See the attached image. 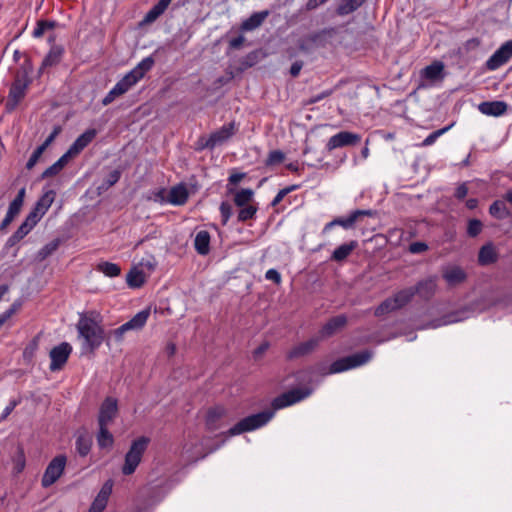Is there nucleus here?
<instances>
[{
  "label": "nucleus",
  "instance_id": "33",
  "mask_svg": "<svg viewBox=\"0 0 512 512\" xmlns=\"http://www.w3.org/2000/svg\"><path fill=\"white\" fill-rule=\"evenodd\" d=\"M172 0H159L144 16L143 23L155 22L168 8Z\"/></svg>",
  "mask_w": 512,
  "mask_h": 512
},
{
  "label": "nucleus",
  "instance_id": "1",
  "mask_svg": "<svg viewBox=\"0 0 512 512\" xmlns=\"http://www.w3.org/2000/svg\"><path fill=\"white\" fill-rule=\"evenodd\" d=\"M155 61L152 56L142 59L131 71L120 79L102 99V105L111 104L116 98L128 92L144 75L150 71Z\"/></svg>",
  "mask_w": 512,
  "mask_h": 512
},
{
  "label": "nucleus",
  "instance_id": "46",
  "mask_svg": "<svg viewBox=\"0 0 512 512\" xmlns=\"http://www.w3.org/2000/svg\"><path fill=\"white\" fill-rule=\"evenodd\" d=\"M241 209L238 212L237 219L239 222H246L254 218L258 208L255 205H247L240 207Z\"/></svg>",
  "mask_w": 512,
  "mask_h": 512
},
{
  "label": "nucleus",
  "instance_id": "4",
  "mask_svg": "<svg viewBox=\"0 0 512 512\" xmlns=\"http://www.w3.org/2000/svg\"><path fill=\"white\" fill-rule=\"evenodd\" d=\"M158 263L156 258H142L139 262L132 265L126 275V283L129 288H141L152 275Z\"/></svg>",
  "mask_w": 512,
  "mask_h": 512
},
{
  "label": "nucleus",
  "instance_id": "8",
  "mask_svg": "<svg viewBox=\"0 0 512 512\" xmlns=\"http://www.w3.org/2000/svg\"><path fill=\"white\" fill-rule=\"evenodd\" d=\"M413 297V291L410 287L401 289L391 297L382 301L380 305L376 307L374 314L377 317H381L388 313L397 311L410 303Z\"/></svg>",
  "mask_w": 512,
  "mask_h": 512
},
{
  "label": "nucleus",
  "instance_id": "42",
  "mask_svg": "<svg viewBox=\"0 0 512 512\" xmlns=\"http://www.w3.org/2000/svg\"><path fill=\"white\" fill-rule=\"evenodd\" d=\"M97 444L100 448L112 447L114 443L113 435L110 433L108 426H99V431L96 436Z\"/></svg>",
  "mask_w": 512,
  "mask_h": 512
},
{
  "label": "nucleus",
  "instance_id": "61",
  "mask_svg": "<svg viewBox=\"0 0 512 512\" xmlns=\"http://www.w3.org/2000/svg\"><path fill=\"white\" fill-rule=\"evenodd\" d=\"M495 254V246L492 243H487L481 247L478 256H495Z\"/></svg>",
  "mask_w": 512,
  "mask_h": 512
},
{
  "label": "nucleus",
  "instance_id": "10",
  "mask_svg": "<svg viewBox=\"0 0 512 512\" xmlns=\"http://www.w3.org/2000/svg\"><path fill=\"white\" fill-rule=\"evenodd\" d=\"M373 353L369 350H363L352 355L340 358L334 361L329 368V373L336 374L362 366L369 362Z\"/></svg>",
  "mask_w": 512,
  "mask_h": 512
},
{
  "label": "nucleus",
  "instance_id": "30",
  "mask_svg": "<svg viewBox=\"0 0 512 512\" xmlns=\"http://www.w3.org/2000/svg\"><path fill=\"white\" fill-rule=\"evenodd\" d=\"M189 194L184 184L173 186L168 194L167 201L173 205H184L188 200Z\"/></svg>",
  "mask_w": 512,
  "mask_h": 512
},
{
  "label": "nucleus",
  "instance_id": "54",
  "mask_svg": "<svg viewBox=\"0 0 512 512\" xmlns=\"http://www.w3.org/2000/svg\"><path fill=\"white\" fill-rule=\"evenodd\" d=\"M297 187H298L297 185H291V186H288V187H285V188L279 190L277 195L272 200L271 205L273 207L278 205L284 199V197L286 195H288L290 192H292L295 189H297Z\"/></svg>",
  "mask_w": 512,
  "mask_h": 512
},
{
  "label": "nucleus",
  "instance_id": "25",
  "mask_svg": "<svg viewBox=\"0 0 512 512\" xmlns=\"http://www.w3.org/2000/svg\"><path fill=\"white\" fill-rule=\"evenodd\" d=\"M38 222L34 220V215H27L22 224L18 227V229L8 238L6 242V246L12 247L17 244L20 240H22L37 224Z\"/></svg>",
  "mask_w": 512,
  "mask_h": 512
},
{
  "label": "nucleus",
  "instance_id": "57",
  "mask_svg": "<svg viewBox=\"0 0 512 512\" xmlns=\"http://www.w3.org/2000/svg\"><path fill=\"white\" fill-rule=\"evenodd\" d=\"M245 173H232L228 178L227 190L229 193H233L234 189L231 186L237 185L241 180L245 178Z\"/></svg>",
  "mask_w": 512,
  "mask_h": 512
},
{
  "label": "nucleus",
  "instance_id": "22",
  "mask_svg": "<svg viewBox=\"0 0 512 512\" xmlns=\"http://www.w3.org/2000/svg\"><path fill=\"white\" fill-rule=\"evenodd\" d=\"M112 480L106 481L92 502L88 512H103L106 508L108 499L112 493Z\"/></svg>",
  "mask_w": 512,
  "mask_h": 512
},
{
  "label": "nucleus",
  "instance_id": "17",
  "mask_svg": "<svg viewBox=\"0 0 512 512\" xmlns=\"http://www.w3.org/2000/svg\"><path fill=\"white\" fill-rule=\"evenodd\" d=\"M118 414V401L114 397H106L99 408L98 425L109 426Z\"/></svg>",
  "mask_w": 512,
  "mask_h": 512
},
{
  "label": "nucleus",
  "instance_id": "14",
  "mask_svg": "<svg viewBox=\"0 0 512 512\" xmlns=\"http://www.w3.org/2000/svg\"><path fill=\"white\" fill-rule=\"evenodd\" d=\"M71 352L72 346L68 342H62L53 347L49 353L51 359L49 369L52 372L61 370L66 364Z\"/></svg>",
  "mask_w": 512,
  "mask_h": 512
},
{
  "label": "nucleus",
  "instance_id": "21",
  "mask_svg": "<svg viewBox=\"0 0 512 512\" xmlns=\"http://www.w3.org/2000/svg\"><path fill=\"white\" fill-rule=\"evenodd\" d=\"M410 288L413 291V296L417 294L424 300H430L436 292V276H431L421 280L414 287Z\"/></svg>",
  "mask_w": 512,
  "mask_h": 512
},
{
  "label": "nucleus",
  "instance_id": "15",
  "mask_svg": "<svg viewBox=\"0 0 512 512\" xmlns=\"http://www.w3.org/2000/svg\"><path fill=\"white\" fill-rule=\"evenodd\" d=\"M337 34L336 28L329 27L308 35L302 40L299 47L301 50H308L313 46H325L329 39Z\"/></svg>",
  "mask_w": 512,
  "mask_h": 512
},
{
  "label": "nucleus",
  "instance_id": "58",
  "mask_svg": "<svg viewBox=\"0 0 512 512\" xmlns=\"http://www.w3.org/2000/svg\"><path fill=\"white\" fill-rule=\"evenodd\" d=\"M333 93V90H325L317 95H314L312 97H310L308 100H306L305 104L306 105H312V104H315L327 97H329L331 94Z\"/></svg>",
  "mask_w": 512,
  "mask_h": 512
},
{
  "label": "nucleus",
  "instance_id": "56",
  "mask_svg": "<svg viewBox=\"0 0 512 512\" xmlns=\"http://www.w3.org/2000/svg\"><path fill=\"white\" fill-rule=\"evenodd\" d=\"M220 213L222 217V224L226 225L232 215V206L230 203L223 201L220 204Z\"/></svg>",
  "mask_w": 512,
  "mask_h": 512
},
{
  "label": "nucleus",
  "instance_id": "31",
  "mask_svg": "<svg viewBox=\"0 0 512 512\" xmlns=\"http://www.w3.org/2000/svg\"><path fill=\"white\" fill-rule=\"evenodd\" d=\"M270 12L268 10H263L260 12H254L249 18L245 19L241 23V30L243 31H252L256 28L260 27L265 19L269 16Z\"/></svg>",
  "mask_w": 512,
  "mask_h": 512
},
{
  "label": "nucleus",
  "instance_id": "48",
  "mask_svg": "<svg viewBox=\"0 0 512 512\" xmlns=\"http://www.w3.org/2000/svg\"><path fill=\"white\" fill-rule=\"evenodd\" d=\"M121 177V172L119 170H113L111 171L107 177L102 181L101 185L99 186V190H107L113 185H115Z\"/></svg>",
  "mask_w": 512,
  "mask_h": 512
},
{
  "label": "nucleus",
  "instance_id": "49",
  "mask_svg": "<svg viewBox=\"0 0 512 512\" xmlns=\"http://www.w3.org/2000/svg\"><path fill=\"white\" fill-rule=\"evenodd\" d=\"M56 26L55 21H47V20H40L37 22L36 27L33 31V36L35 38H39L43 36V34L50 29H53Z\"/></svg>",
  "mask_w": 512,
  "mask_h": 512
},
{
  "label": "nucleus",
  "instance_id": "19",
  "mask_svg": "<svg viewBox=\"0 0 512 512\" xmlns=\"http://www.w3.org/2000/svg\"><path fill=\"white\" fill-rule=\"evenodd\" d=\"M236 130L235 122L223 125L220 129L210 135L206 143L202 145V148L213 149L215 146L231 138L236 133Z\"/></svg>",
  "mask_w": 512,
  "mask_h": 512
},
{
  "label": "nucleus",
  "instance_id": "7",
  "mask_svg": "<svg viewBox=\"0 0 512 512\" xmlns=\"http://www.w3.org/2000/svg\"><path fill=\"white\" fill-rule=\"evenodd\" d=\"M149 442V438L145 436H141L132 442L129 450L125 454V461L122 466V473L124 475H131L136 471Z\"/></svg>",
  "mask_w": 512,
  "mask_h": 512
},
{
  "label": "nucleus",
  "instance_id": "34",
  "mask_svg": "<svg viewBox=\"0 0 512 512\" xmlns=\"http://www.w3.org/2000/svg\"><path fill=\"white\" fill-rule=\"evenodd\" d=\"M468 310H460L456 312H452L443 316L441 319L432 321L428 327L438 328L442 325H448L456 322H460L467 318Z\"/></svg>",
  "mask_w": 512,
  "mask_h": 512
},
{
  "label": "nucleus",
  "instance_id": "62",
  "mask_svg": "<svg viewBox=\"0 0 512 512\" xmlns=\"http://www.w3.org/2000/svg\"><path fill=\"white\" fill-rule=\"evenodd\" d=\"M468 194V186H467V183L464 182L462 184H460L456 190H455V193H454V196L458 199V200H463Z\"/></svg>",
  "mask_w": 512,
  "mask_h": 512
},
{
  "label": "nucleus",
  "instance_id": "11",
  "mask_svg": "<svg viewBox=\"0 0 512 512\" xmlns=\"http://www.w3.org/2000/svg\"><path fill=\"white\" fill-rule=\"evenodd\" d=\"M311 393L312 389L310 388L291 389L274 398L271 406L274 411L283 409L306 399L311 395Z\"/></svg>",
  "mask_w": 512,
  "mask_h": 512
},
{
  "label": "nucleus",
  "instance_id": "5",
  "mask_svg": "<svg viewBox=\"0 0 512 512\" xmlns=\"http://www.w3.org/2000/svg\"><path fill=\"white\" fill-rule=\"evenodd\" d=\"M275 415V411L265 410L256 414L249 415L241 419L233 427H231L225 434L227 436H236L244 432H250L265 426Z\"/></svg>",
  "mask_w": 512,
  "mask_h": 512
},
{
  "label": "nucleus",
  "instance_id": "60",
  "mask_svg": "<svg viewBox=\"0 0 512 512\" xmlns=\"http://www.w3.org/2000/svg\"><path fill=\"white\" fill-rule=\"evenodd\" d=\"M428 246L424 242H413L409 245V252L412 254L423 253L427 250Z\"/></svg>",
  "mask_w": 512,
  "mask_h": 512
},
{
  "label": "nucleus",
  "instance_id": "45",
  "mask_svg": "<svg viewBox=\"0 0 512 512\" xmlns=\"http://www.w3.org/2000/svg\"><path fill=\"white\" fill-rule=\"evenodd\" d=\"M97 271L102 272L108 277H116L120 274V267L111 262H101L97 265Z\"/></svg>",
  "mask_w": 512,
  "mask_h": 512
},
{
  "label": "nucleus",
  "instance_id": "39",
  "mask_svg": "<svg viewBox=\"0 0 512 512\" xmlns=\"http://www.w3.org/2000/svg\"><path fill=\"white\" fill-rule=\"evenodd\" d=\"M489 213L492 217L502 220L510 216V210L506 207L504 201L496 200L489 207Z\"/></svg>",
  "mask_w": 512,
  "mask_h": 512
},
{
  "label": "nucleus",
  "instance_id": "44",
  "mask_svg": "<svg viewBox=\"0 0 512 512\" xmlns=\"http://www.w3.org/2000/svg\"><path fill=\"white\" fill-rule=\"evenodd\" d=\"M91 438L87 435H79L76 439V450L80 456H86L91 449Z\"/></svg>",
  "mask_w": 512,
  "mask_h": 512
},
{
  "label": "nucleus",
  "instance_id": "47",
  "mask_svg": "<svg viewBox=\"0 0 512 512\" xmlns=\"http://www.w3.org/2000/svg\"><path fill=\"white\" fill-rule=\"evenodd\" d=\"M357 246L358 242L355 240L343 243L334 250L331 256H349Z\"/></svg>",
  "mask_w": 512,
  "mask_h": 512
},
{
  "label": "nucleus",
  "instance_id": "64",
  "mask_svg": "<svg viewBox=\"0 0 512 512\" xmlns=\"http://www.w3.org/2000/svg\"><path fill=\"white\" fill-rule=\"evenodd\" d=\"M245 41V38L243 35H239L235 38H232L230 41H229V47L231 49H239L243 43Z\"/></svg>",
  "mask_w": 512,
  "mask_h": 512
},
{
  "label": "nucleus",
  "instance_id": "52",
  "mask_svg": "<svg viewBox=\"0 0 512 512\" xmlns=\"http://www.w3.org/2000/svg\"><path fill=\"white\" fill-rule=\"evenodd\" d=\"M482 222L478 219H471L468 222L467 234L470 237H476L482 231Z\"/></svg>",
  "mask_w": 512,
  "mask_h": 512
},
{
  "label": "nucleus",
  "instance_id": "43",
  "mask_svg": "<svg viewBox=\"0 0 512 512\" xmlns=\"http://www.w3.org/2000/svg\"><path fill=\"white\" fill-rule=\"evenodd\" d=\"M254 192L250 188L241 189L237 191L234 195V203L238 207H243L250 205V201L252 200Z\"/></svg>",
  "mask_w": 512,
  "mask_h": 512
},
{
  "label": "nucleus",
  "instance_id": "63",
  "mask_svg": "<svg viewBox=\"0 0 512 512\" xmlns=\"http://www.w3.org/2000/svg\"><path fill=\"white\" fill-rule=\"evenodd\" d=\"M265 278L267 280L273 281L276 284H279L281 282V275L276 269H269L265 273Z\"/></svg>",
  "mask_w": 512,
  "mask_h": 512
},
{
  "label": "nucleus",
  "instance_id": "26",
  "mask_svg": "<svg viewBox=\"0 0 512 512\" xmlns=\"http://www.w3.org/2000/svg\"><path fill=\"white\" fill-rule=\"evenodd\" d=\"M319 344V338H311L294 346L288 353L289 360L300 358L312 353Z\"/></svg>",
  "mask_w": 512,
  "mask_h": 512
},
{
  "label": "nucleus",
  "instance_id": "41",
  "mask_svg": "<svg viewBox=\"0 0 512 512\" xmlns=\"http://www.w3.org/2000/svg\"><path fill=\"white\" fill-rule=\"evenodd\" d=\"M366 0H342L337 7V14L340 16L348 15L361 7Z\"/></svg>",
  "mask_w": 512,
  "mask_h": 512
},
{
  "label": "nucleus",
  "instance_id": "32",
  "mask_svg": "<svg viewBox=\"0 0 512 512\" xmlns=\"http://www.w3.org/2000/svg\"><path fill=\"white\" fill-rule=\"evenodd\" d=\"M421 76L430 81L441 80L444 77V64L441 61H434L421 71Z\"/></svg>",
  "mask_w": 512,
  "mask_h": 512
},
{
  "label": "nucleus",
  "instance_id": "16",
  "mask_svg": "<svg viewBox=\"0 0 512 512\" xmlns=\"http://www.w3.org/2000/svg\"><path fill=\"white\" fill-rule=\"evenodd\" d=\"M512 58V40L502 44L486 61V67L494 71L506 64Z\"/></svg>",
  "mask_w": 512,
  "mask_h": 512
},
{
  "label": "nucleus",
  "instance_id": "24",
  "mask_svg": "<svg viewBox=\"0 0 512 512\" xmlns=\"http://www.w3.org/2000/svg\"><path fill=\"white\" fill-rule=\"evenodd\" d=\"M95 129H87L84 133L77 137L67 152L74 158L79 155L96 137Z\"/></svg>",
  "mask_w": 512,
  "mask_h": 512
},
{
  "label": "nucleus",
  "instance_id": "55",
  "mask_svg": "<svg viewBox=\"0 0 512 512\" xmlns=\"http://www.w3.org/2000/svg\"><path fill=\"white\" fill-rule=\"evenodd\" d=\"M44 153V150L43 148H41L40 146H38L34 152L32 153V155L30 156V158L28 159L27 163H26V168L28 170H31L32 168H34V166L38 163L39 159L41 158L42 154Z\"/></svg>",
  "mask_w": 512,
  "mask_h": 512
},
{
  "label": "nucleus",
  "instance_id": "36",
  "mask_svg": "<svg viewBox=\"0 0 512 512\" xmlns=\"http://www.w3.org/2000/svg\"><path fill=\"white\" fill-rule=\"evenodd\" d=\"M73 157L66 151L54 164L49 166L43 173L42 178H50L59 174Z\"/></svg>",
  "mask_w": 512,
  "mask_h": 512
},
{
  "label": "nucleus",
  "instance_id": "23",
  "mask_svg": "<svg viewBox=\"0 0 512 512\" xmlns=\"http://www.w3.org/2000/svg\"><path fill=\"white\" fill-rule=\"evenodd\" d=\"M227 411L223 406H215L210 408L206 414V427L209 431H216L221 429L224 424L223 418L226 416Z\"/></svg>",
  "mask_w": 512,
  "mask_h": 512
},
{
  "label": "nucleus",
  "instance_id": "3",
  "mask_svg": "<svg viewBox=\"0 0 512 512\" xmlns=\"http://www.w3.org/2000/svg\"><path fill=\"white\" fill-rule=\"evenodd\" d=\"M82 353H93L104 340L102 327L89 317H81L77 323Z\"/></svg>",
  "mask_w": 512,
  "mask_h": 512
},
{
  "label": "nucleus",
  "instance_id": "2",
  "mask_svg": "<svg viewBox=\"0 0 512 512\" xmlns=\"http://www.w3.org/2000/svg\"><path fill=\"white\" fill-rule=\"evenodd\" d=\"M33 71V66L29 58L17 70L15 79L10 87L7 100L5 102V109L7 112H12L16 109L18 104L24 99L28 86L31 83L30 74Z\"/></svg>",
  "mask_w": 512,
  "mask_h": 512
},
{
  "label": "nucleus",
  "instance_id": "18",
  "mask_svg": "<svg viewBox=\"0 0 512 512\" xmlns=\"http://www.w3.org/2000/svg\"><path fill=\"white\" fill-rule=\"evenodd\" d=\"M361 140V136L357 133L349 132V131H340L339 133L333 135L329 138L326 149L331 152L334 149L346 147V146H354L358 144Z\"/></svg>",
  "mask_w": 512,
  "mask_h": 512
},
{
  "label": "nucleus",
  "instance_id": "29",
  "mask_svg": "<svg viewBox=\"0 0 512 512\" xmlns=\"http://www.w3.org/2000/svg\"><path fill=\"white\" fill-rule=\"evenodd\" d=\"M442 276L449 286H456L464 282L467 277L465 271L458 266L447 267Z\"/></svg>",
  "mask_w": 512,
  "mask_h": 512
},
{
  "label": "nucleus",
  "instance_id": "20",
  "mask_svg": "<svg viewBox=\"0 0 512 512\" xmlns=\"http://www.w3.org/2000/svg\"><path fill=\"white\" fill-rule=\"evenodd\" d=\"M56 192L54 190L46 191L35 203L34 208L29 212V216L34 215V220L39 222L46 214L55 200Z\"/></svg>",
  "mask_w": 512,
  "mask_h": 512
},
{
  "label": "nucleus",
  "instance_id": "50",
  "mask_svg": "<svg viewBox=\"0 0 512 512\" xmlns=\"http://www.w3.org/2000/svg\"><path fill=\"white\" fill-rule=\"evenodd\" d=\"M451 125L450 126H446L444 128H441V129H438L434 132H432L430 135H428L424 140L423 142L421 143V146L422 147H427V146H430L432 144L435 143V141L440 137L442 136L444 133H446L449 129H450Z\"/></svg>",
  "mask_w": 512,
  "mask_h": 512
},
{
  "label": "nucleus",
  "instance_id": "51",
  "mask_svg": "<svg viewBox=\"0 0 512 512\" xmlns=\"http://www.w3.org/2000/svg\"><path fill=\"white\" fill-rule=\"evenodd\" d=\"M285 154L280 150H273L268 154V157L265 161L267 166H273L276 164H280L284 161Z\"/></svg>",
  "mask_w": 512,
  "mask_h": 512
},
{
  "label": "nucleus",
  "instance_id": "59",
  "mask_svg": "<svg viewBox=\"0 0 512 512\" xmlns=\"http://www.w3.org/2000/svg\"><path fill=\"white\" fill-rule=\"evenodd\" d=\"M61 132L60 126H55L51 134L47 137V139L40 145L41 148L45 151L48 146L55 140L58 134Z\"/></svg>",
  "mask_w": 512,
  "mask_h": 512
},
{
  "label": "nucleus",
  "instance_id": "40",
  "mask_svg": "<svg viewBox=\"0 0 512 512\" xmlns=\"http://www.w3.org/2000/svg\"><path fill=\"white\" fill-rule=\"evenodd\" d=\"M366 0H342L337 7V14L340 16L348 15L361 7Z\"/></svg>",
  "mask_w": 512,
  "mask_h": 512
},
{
  "label": "nucleus",
  "instance_id": "13",
  "mask_svg": "<svg viewBox=\"0 0 512 512\" xmlns=\"http://www.w3.org/2000/svg\"><path fill=\"white\" fill-rule=\"evenodd\" d=\"M149 316V308L143 309L136 313L129 321L125 322L114 330L115 339L121 341L126 332L141 330L147 323Z\"/></svg>",
  "mask_w": 512,
  "mask_h": 512
},
{
  "label": "nucleus",
  "instance_id": "53",
  "mask_svg": "<svg viewBox=\"0 0 512 512\" xmlns=\"http://www.w3.org/2000/svg\"><path fill=\"white\" fill-rule=\"evenodd\" d=\"M60 243V239H53L42 248V250L39 253V256H49L53 254L58 249Z\"/></svg>",
  "mask_w": 512,
  "mask_h": 512
},
{
  "label": "nucleus",
  "instance_id": "27",
  "mask_svg": "<svg viewBox=\"0 0 512 512\" xmlns=\"http://www.w3.org/2000/svg\"><path fill=\"white\" fill-rule=\"evenodd\" d=\"M507 107L504 101H485L479 104L478 109L484 115L497 117L503 115Z\"/></svg>",
  "mask_w": 512,
  "mask_h": 512
},
{
  "label": "nucleus",
  "instance_id": "37",
  "mask_svg": "<svg viewBox=\"0 0 512 512\" xmlns=\"http://www.w3.org/2000/svg\"><path fill=\"white\" fill-rule=\"evenodd\" d=\"M194 247L198 254L206 255L210 249V234L206 230L199 231L194 239Z\"/></svg>",
  "mask_w": 512,
  "mask_h": 512
},
{
  "label": "nucleus",
  "instance_id": "9",
  "mask_svg": "<svg viewBox=\"0 0 512 512\" xmlns=\"http://www.w3.org/2000/svg\"><path fill=\"white\" fill-rule=\"evenodd\" d=\"M413 297V291L410 287L401 289L391 297L382 301L380 305L376 307L374 314L377 317H381L388 313L397 311L410 303Z\"/></svg>",
  "mask_w": 512,
  "mask_h": 512
},
{
  "label": "nucleus",
  "instance_id": "38",
  "mask_svg": "<svg viewBox=\"0 0 512 512\" xmlns=\"http://www.w3.org/2000/svg\"><path fill=\"white\" fill-rule=\"evenodd\" d=\"M26 194V189L23 187L18 191L17 196L13 199V201L9 204L7 215L15 219V217L20 213L21 208L24 203V198Z\"/></svg>",
  "mask_w": 512,
  "mask_h": 512
},
{
  "label": "nucleus",
  "instance_id": "12",
  "mask_svg": "<svg viewBox=\"0 0 512 512\" xmlns=\"http://www.w3.org/2000/svg\"><path fill=\"white\" fill-rule=\"evenodd\" d=\"M66 461L67 459L64 455H58L50 461L41 479L42 487H50L61 477L66 466Z\"/></svg>",
  "mask_w": 512,
  "mask_h": 512
},
{
  "label": "nucleus",
  "instance_id": "35",
  "mask_svg": "<svg viewBox=\"0 0 512 512\" xmlns=\"http://www.w3.org/2000/svg\"><path fill=\"white\" fill-rule=\"evenodd\" d=\"M63 48L61 46H53L47 55L44 57L42 64L40 66V72L45 70L46 68L53 67L57 65L62 58Z\"/></svg>",
  "mask_w": 512,
  "mask_h": 512
},
{
  "label": "nucleus",
  "instance_id": "28",
  "mask_svg": "<svg viewBox=\"0 0 512 512\" xmlns=\"http://www.w3.org/2000/svg\"><path fill=\"white\" fill-rule=\"evenodd\" d=\"M347 323L345 315H337L332 317L320 330V335L323 338L330 337L338 330L342 329Z\"/></svg>",
  "mask_w": 512,
  "mask_h": 512
},
{
  "label": "nucleus",
  "instance_id": "6",
  "mask_svg": "<svg viewBox=\"0 0 512 512\" xmlns=\"http://www.w3.org/2000/svg\"><path fill=\"white\" fill-rule=\"evenodd\" d=\"M377 216V211L372 209H357L346 217H337L332 221L328 222L323 229V232L326 233L330 231L334 226H341L342 228L348 230L354 228L356 225H366V218H374Z\"/></svg>",
  "mask_w": 512,
  "mask_h": 512
}]
</instances>
